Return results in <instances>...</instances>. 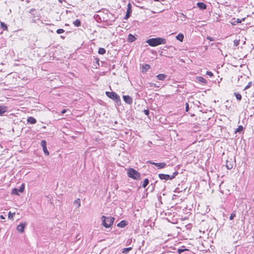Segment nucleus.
<instances>
[{
	"label": "nucleus",
	"instance_id": "1",
	"mask_svg": "<svg viewBox=\"0 0 254 254\" xmlns=\"http://www.w3.org/2000/svg\"><path fill=\"white\" fill-rule=\"evenodd\" d=\"M146 43L151 47H155L161 44H165L166 40L164 38L158 37L149 39L146 41Z\"/></svg>",
	"mask_w": 254,
	"mask_h": 254
},
{
	"label": "nucleus",
	"instance_id": "2",
	"mask_svg": "<svg viewBox=\"0 0 254 254\" xmlns=\"http://www.w3.org/2000/svg\"><path fill=\"white\" fill-rule=\"evenodd\" d=\"M127 174L128 177L134 180H139L140 178V173L135 169L129 168L127 169Z\"/></svg>",
	"mask_w": 254,
	"mask_h": 254
},
{
	"label": "nucleus",
	"instance_id": "3",
	"mask_svg": "<svg viewBox=\"0 0 254 254\" xmlns=\"http://www.w3.org/2000/svg\"><path fill=\"white\" fill-rule=\"evenodd\" d=\"M106 94L109 98L112 99L116 102H120V96L116 93L114 92L107 91L106 92Z\"/></svg>",
	"mask_w": 254,
	"mask_h": 254
},
{
	"label": "nucleus",
	"instance_id": "4",
	"mask_svg": "<svg viewBox=\"0 0 254 254\" xmlns=\"http://www.w3.org/2000/svg\"><path fill=\"white\" fill-rule=\"evenodd\" d=\"M24 184H22L19 190H17L16 188H14L12 190L11 193L12 194L19 195L18 191L20 192H23L24 191Z\"/></svg>",
	"mask_w": 254,
	"mask_h": 254
},
{
	"label": "nucleus",
	"instance_id": "5",
	"mask_svg": "<svg viewBox=\"0 0 254 254\" xmlns=\"http://www.w3.org/2000/svg\"><path fill=\"white\" fill-rule=\"evenodd\" d=\"M159 177L161 180H172L174 178V176L170 177L169 175L164 174H159Z\"/></svg>",
	"mask_w": 254,
	"mask_h": 254
},
{
	"label": "nucleus",
	"instance_id": "6",
	"mask_svg": "<svg viewBox=\"0 0 254 254\" xmlns=\"http://www.w3.org/2000/svg\"><path fill=\"white\" fill-rule=\"evenodd\" d=\"M131 12V4L130 3H128L127 4V13H126V14L124 18L125 19H128L130 16Z\"/></svg>",
	"mask_w": 254,
	"mask_h": 254
},
{
	"label": "nucleus",
	"instance_id": "7",
	"mask_svg": "<svg viewBox=\"0 0 254 254\" xmlns=\"http://www.w3.org/2000/svg\"><path fill=\"white\" fill-rule=\"evenodd\" d=\"M149 163L151 164H153V165L156 166L159 169L164 168L166 165V164L164 162L155 163V162H152L150 161Z\"/></svg>",
	"mask_w": 254,
	"mask_h": 254
},
{
	"label": "nucleus",
	"instance_id": "8",
	"mask_svg": "<svg viewBox=\"0 0 254 254\" xmlns=\"http://www.w3.org/2000/svg\"><path fill=\"white\" fill-rule=\"evenodd\" d=\"M123 99L124 101L128 104H131L132 102V99L128 95H124Z\"/></svg>",
	"mask_w": 254,
	"mask_h": 254
},
{
	"label": "nucleus",
	"instance_id": "9",
	"mask_svg": "<svg viewBox=\"0 0 254 254\" xmlns=\"http://www.w3.org/2000/svg\"><path fill=\"white\" fill-rule=\"evenodd\" d=\"M26 223H20L19 225H18L17 226V230L18 231L22 233L24 231L25 226Z\"/></svg>",
	"mask_w": 254,
	"mask_h": 254
},
{
	"label": "nucleus",
	"instance_id": "10",
	"mask_svg": "<svg viewBox=\"0 0 254 254\" xmlns=\"http://www.w3.org/2000/svg\"><path fill=\"white\" fill-rule=\"evenodd\" d=\"M7 110V107L5 106H0V116H2Z\"/></svg>",
	"mask_w": 254,
	"mask_h": 254
},
{
	"label": "nucleus",
	"instance_id": "11",
	"mask_svg": "<svg viewBox=\"0 0 254 254\" xmlns=\"http://www.w3.org/2000/svg\"><path fill=\"white\" fill-rule=\"evenodd\" d=\"M196 80L202 83L206 84L207 83V80L202 76H197L196 77Z\"/></svg>",
	"mask_w": 254,
	"mask_h": 254
},
{
	"label": "nucleus",
	"instance_id": "12",
	"mask_svg": "<svg viewBox=\"0 0 254 254\" xmlns=\"http://www.w3.org/2000/svg\"><path fill=\"white\" fill-rule=\"evenodd\" d=\"M196 4L197 6L201 9H205L206 8V5L203 2H197Z\"/></svg>",
	"mask_w": 254,
	"mask_h": 254
},
{
	"label": "nucleus",
	"instance_id": "13",
	"mask_svg": "<svg viewBox=\"0 0 254 254\" xmlns=\"http://www.w3.org/2000/svg\"><path fill=\"white\" fill-rule=\"evenodd\" d=\"M136 40L135 37L132 34H129L127 37V41L129 42H132Z\"/></svg>",
	"mask_w": 254,
	"mask_h": 254
},
{
	"label": "nucleus",
	"instance_id": "14",
	"mask_svg": "<svg viewBox=\"0 0 254 254\" xmlns=\"http://www.w3.org/2000/svg\"><path fill=\"white\" fill-rule=\"evenodd\" d=\"M27 122L31 124H35L36 123V120L32 117H30L27 119Z\"/></svg>",
	"mask_w": 254,
	"mask_h": 254
},
{
	"label": "nucleus",
	"instance_id": "15",
	"mask_svg": "<svg viewBox=\"0 0 254 254\" xmlns=\"http://www.w3.org/2000/svg\"><path fill=\"white\" fill-rule=\"evenodd\" d=\"M166 77L167 75L165 74H159L156 76V77L158 78V79L160 80H164Z\"/></svg>",
	"mask_w": 254,
	"mask_h": 254
},
{
	"label": "nucleus",
	"instance_id": "16",
	"mask_svg": "<svg viewBox=\"0 0 254 254\" xmlns=\"http://www.w3.org/2000/svg\"><path fill=\"white\" fill-rule=\"evenodd\" d=\"M184 35L182 33H180L177 36H176V39L180 41V42H183V40H184Z\"/></svg>",
	"mask_w": 254,
	"mask_h": 254
},
{
	"label": "nucleus",
	"instance_id": "17",
	"mask_svg": "<svg viewBox=\"0 0 254 254\" xmlns=\"http://www.w3.org/2000/svg\"><path fill=\"white\" fill-rule=\"evenodd\" d=\"M150 68V66L149 64H145L143 65L142 67V71H146Z\"/></svg>",
	"mask_w": 254,
	"mask_h": 254
},
{
	"label": "nucleus",
	"instance_id": "18",
	"mask_svg": "<svg viewBox=\"0 0 254 254\" xmlns=\"http://www.w3.org/2000/svg\"><path fill=\"white\" fill-rule=\"evenodd\" d=\"M149 184V180L148 179H145L143 183H142V187L143 188H145L146 187V186L148 185Z\"/></svg>",
	"mask_w": 254,
	"mask_h": 254
},
{
	"label": "nucleus",
	"instance_id": "19",
	"mask_svg": "<svg viewBox=\"0 0 254 254\" xmlns=\"http://www.w3.org/2000/svg\"><path fill=\"white\" fill-rule=\"evenodd\" d=\"M73 24L76 27H79L81 25V22L79 19H77L73 22Z\"/></svg>",
	"mask_w": 254,
	"mask_h": 254
},
{
	"label": "nucleus",
	"instance_id": "20",
	"mask_svg": "<svg viewBox=\"0 0 254 254\" xmlns=\"http://www.w3.org/2000/svg\"><path fill=\"white\" fill-rule=\"evenodd\" d=\"M106 53V50L103 48H100L98 50V53L100 55H104Z\"/></svg>",
	"mask_w": 254,
	"mask_h": 254
},
{
	"label": "nucleus",
	"instance_id": "21",
	"mask_svg": "<svg viewBox=\"0 0 254 254\" xmlns=\"http://www.w3.org/2000/svg\"><path fill=\"white\" fill-rule=\"evenodd\" d=\"M106 228H111L114 223H102Z\"/></svg>",
	"mask_w": 254,
	"mask_h": 254
},
{
	"label": "nucleus",
	"instance_id": "22",
	"mask_svg": "<svg viewBox=\"0 0 254 254\" xmlns=\"http://www.w3.org/2000/svg\"><path fill=\"white\" fill-rule=\"evenodd\" d=\"M132 249V248L131 247H129V248H124L123 250V253H125V254H127V253H128L129 251H130Z\"/></svg>",
	"mask_w": 254,
	"mask_h": 254
},
{
	"label": "nucleus",
	"instance_id": "23",
	"mask_svg": "<svg viewBox=\"0 0 254 254\" xmlns=\"http://www.w3.org/2000/svg\"><path fill=\"white\" fill-rule=\"evenodd\" d=\"M41 146L43 147V149L47 147V142L45 140H43L41 142Z\"/></svg>",
	"mask_w": 254,
	"mask_h": 254
},
{
	"label": "nucleus",
	"instance_id": "24",
	"mask_svg": "<svg viewBox=\"0 0 254 254\" xmlns=\"http://www.w3.org/2000/svg\"><path fill=\"white\" fill-rule=\"evenodd\" d=\"M74 204H77V207H79L80 206V199L79 198L76 199L74 201Z\"/></svg>",
	"mask_w": 254,
	"mask_h": 254
},
{
	"label": "nucleus",
	"instance_id": "25",
	"mask_svg": "<svg viewBox=\"0 0 254 254\" xmlns=\"http://www.w3.org/2000/svg\"><path fill=\"white\" fill-rule=\"evenodd\" d=\"M235 96H236L237 99H238V100L240 101V100H241L242 99V96H241V95L240 93H235Z\"/></svg>",
	"mask_w": 254,
	"mask_h": 254
},
{
	"label": "nucleus",
	"instance_id": "26",
	"mask_svg": "<svg viewBox=\"0 0 254 254\" xmlns=\"http://www.w3.org/2000/svg\"><path fill=\"white\" fill-rule=\"evenodd\" d=\"M243 129H244L243 127L242 126L240 125L237 128V129L236 130V132H240L241 131H242Z\"/></svg>",
	"mask_w": 254,
	"mask_h": 254
},
{
	"label": "nucleus",
	"instance_id": "27",
	"mask_svg": "<svg viewBox=\"0 0 254 254\" xmlns=\"http://www.w3.org/2000/svg\"><path fill=\"white\" fill-rule=\"evenodd\" d=\"M127 223H118L117 226L119 227L124 228L127 226Z\"/></svg>",
	"mask_w": 254,
	"mask_h": 254
},
{
	"label": "nucleus",
	"instance_id": "28",
	"mask_svg": "<svg viewBox=\"0 0 254 254\" xmlns=\"http://www.w3.org/2000/svg\"><path fill=\"white\" fill-rule=\"evenodd\" d=\"M252 85V81H250L248 83V84H247V86H245V88H244V90H246V89H248V88H249L250 87H251Z\"/></svg>",
	"mask_w": 254,
	"mask_h": 254
},
{
	"label": "nucleus",
	"instance_id": "29",
	"mask_svg": "<svg viewBox=\"0 0 254 254\" xmlns=\"http://www.w3.org/2000/svg\"><path fill=\"white\" fill-rule=\"evenodd\" d=\"M188 249H179L177 250V252L178 254H180L184 252V251H188Z\"/></svg>",
	"mask_w": 254,
	"mask_h": 254
},
{
	"label": "nucleus",
	"instance_id": "30",
	"mask_svg": "<svg viewBox=\"0 0 254 254\" xmlns=\"http://www.w3.org/2000/svg\"><path fill=\"white\" fill-rule=\"evenodd\" d=\"M107 220L108 221H110V222H114L115 221V218L113 217H109L107 218Z\"/></svg>",
	"mask_w": 254,
	"mask_h": 254
},
{
	"label": "nucleus",
	"instance_id": "31",
	"mask_svg": "<svg viewBox=\"0 0 254 254\" xmlns=\"http://www.w3.org/2000/svg\"><path fill=\"white\" fill-rule=\"evenodd\" d=\"M43 151H44L45 155H46L47 156L49 155V151H48V150L47 149V147L44 148H43Z\"/></svg>",
	"mask_w": 254,
	"mask_h": 254
},
{
	"label": "nucleus",
	"instance_id": "32",
	"mask_svg": "<svg viewBox=\"0 0 254 254\" xmlns=\"http://www.w3.org/2000/svg\"><path fill=\"white\" fill-rule=\"evenodd\" d=\"M64 32V30L63 29H58L57 30V33L58 34H61V33H63Z\"/></svg>",
	"mask_w": 254,
	"mask_h": 254
},
{
	"label": "nucleus",
	"instance_id": "33",
	"mask_svg": "<svg viewBox=\"0 0 254 254\" xmlns=\"http://www.w3.org/2000/svg\"><path fill=\"white\" fill-rule=\"evenodd\" d=\"M206 74L209 76L210 77H212L213 76V73L212 72L209 71H206Z\"/></svg>",
	"mask_w": 254,
	"mask_h": 254
},
{
	"label": "nucleus",
	"instance_id": "34",
	"mask_svg": "<svg viewBox=\"0 0 254 254\" xmlns=\"http://www.w3.org/2000/svg\"><path fill=\"white\" fill-rule=\"evenodd\" d=\"M236 216L235 212L231 213L230 216V220H232Z\"/></svg>",
	"mask_w": 254,
	"mask_h": 254
},
{
	"label": "nucleus",
	"instance_id": "35",
	"mask_svg": "<svg viewBox=\"0 0 254 254\" xmlns=\"http://www.w3.org/2000/svg\"><path fill=\"white\" fill-rule=\"evenodd\" d=\"M246 18H243L242 19H240L239 18H238L236 20V22L238 23H241L242 21H244Z\"/></svg>",
	"mask_w": 254,
	"mask_h": 254
},
{
	"label": "nucleus",
	"instance_id": "36",
	"mask_svg": "<svg viewBox=\"0 0 254 254\" xmlns=\"http://www.w3.org/2000/svg\"><path fill=\"white\" fill-rule=\"evenodd\" d=\"M239 40H235L234 41V44L235 46H237L239 44Z\"/></svg>",
	"mask_w": 254,
	"mask_h": 254
},
{
	"label": "nucleus",
	"instance_id": "37",
	"mask_svg": "<svg viewBox=\"0 0 254 254\" xmlns=\"http://www.w3.org/2000/svg\"><path fill=\"white\" fill-rule=\"evenodd\" d=\"M14 215H15V213H12L11 212H9L8 213V217L9 218H12Z\"/></svg>",
	"mask_w": 254,
	"mask_h": 254
},
{
	"label": "nucleus",
	"instance_id": "38",
	"mask_svg": "<svg viewBox=\"0 0 254 254\" xmlns=\"http://www.w3.org/2000/svg\"><path fill=\"white\" fill-rule=\"evenodd\" d=\"M185 227L187 229H191V225L190 223H189L188 224L186 225L185 226Z\"/></svg>",
	"mask_w": 254,
	"mask_h": 254
},
{
	"label": "nucleus",
	"instance_id": "39",
	"mask_svg": "<svg viewBox=\"0 0 254 254\" xmlns=\"http://www.w3.org/2000/svg\"><path fill=\"white\" fill-rule=\"evenodd\" d=\"M182 228H180L179 227H176L177 232L178 234L180 233Z\"/></svg>",
	"mask_w": 254,
	"mask_h": 254
},
{
	"label": "nucleus",
	"instance_id": "40",
	"mask_svg": "<svg viewBox=\"0 0 254 254\" xmlns=\"http://www.w3.org/2000/svg\"><path fill=\"white\" fill-rule=\"evenodd\" d=\"M143 112L144 113V114L146 115H148L149 114V112L148 110H144L143 111Z\"/></svg>",
	"mask_w": 254,
	"mask_h": 254
},
{
	"label": "nucleus",
	"instance_id": "41",
	"mask_svg": "<svg viewBox=\"0 0 254 254\" xmlns=\"http://www.w3.org/2000/svg\"><path fill=\"white\" fill-rule=\"evenodd\" d=\"M101 219L103 222H105L107 218L105 216H103Z\"/></svg>",
	"mask_w": 254,
	"mask_h": 254
},
{
	"label": "nucleus",
	"instance_id": "42",
	"mask_svg": "<svg viewBox=\"0 0 254 254\" xmlns=\"http://www.w3.org/2000/svg\"><path fill=\"white\" fill-rule=\"evenodd\" d=\"M207 39L208 40H209L210 41H214V39H213L212 37H211L208 36V37H207Z\"/></svg>",
	"mask_w": 254,
	"mask_h": 254
},
{
	"label": "nucleus",
	"instance_id": "43",
	"mask_svg": "<svg viewBox=\"0 0 254 254\" xmlns=\"http://www.w3.org/2000/svg\"><path fill=\"white\" fill-rule=\"evenodd\" d=\"M186 111L188 112L189 111V104L186 103Z\"/></svg>",
	"mask_w": 254,
	"mask_h": 254
},
{
	"label": "nucleus",
	"instance_id": "44",
	"mask_svg": "<svg viewBox=\"0 0 254 254\" xmlns=\"http://www.w3.org/2000/svg\"><path fill=\"white\" fill-rule=\"evenodd\" d=\"M66 112V109H64L62 111V114H64Z\"/></svg>",
	"mask_w": 254,
	"mask_h": 254
},
{
	"label": "nucleus",
	"instance_id": "45",
	"mask_svg": "<svg viewBox=\"0 0 254 254\" xmlns=\"http://www.w3.org/2000/svg\"><path fill=\"white\" fill-rule=\"evenodd\" d=\"M131 242V239H128L127 242V244H130Z\"/></svg>",
	"mask_w": 254,
	"mask_h": 254
},
{
	"label": "nucleus",
	"instance_id": "46",
	"mask_svg": "<svg viewBox=\"0 0 254 254\" xmlns=\"http://www.w3.org/2000/svg\"><path fill=\"white\" fill-rule=\"evenodd\" d=\"M1 26L2 27H4L5 28H7V26L4 24H3V23H1Z\"/></svg>",
	"mask_w": 254,
	"mask_h": 254
},
{
	"label": "nucleus",
	"instance_id": "47",
	"mask_svg": "<svg viewBox=\"0 0 254 254\" xmlns=\"http://www.w3.org/2000/svg\"><path fill=\"white\" fill-rule=\"evenodd\" d=\"M226 166H227V168L228 169H230L232 168V167H230V166H228V165H227Z\"/></svg>",
	"mask_w": 254,
	"mask_h": 254
},
{
	"label": "nucleus",
	"instance_id": "48",
	"mask_svg": "<svg viewBox=\"0 0 254 254\" xmlns=\"http://www.w3.org/2000/svg\"><path fill=\"white\" fill-rule=\"evenodd\" d=\"M226 166H227V168L228 169H230L232 168V167H230V166H228V165H227Z\"/></svg>",
	"mask_w": 254,
	"mask_h": 254
},
{
	"label": "nucleus",
	"instance_id": "49",
	"mask_svg": "<svg viewBox=\"0 0 254 254\" xmlns=\"http://www.w3.org/2000/svg\"><path fill=\"white\" fill-rule=\"evenodd\" d=\"M120 222L123 223V222H125V221L124 220H122Z\"/></svg>",
	"mask_w": 254,
	"mask_h": 254
},
{
	"label": "nucleus",
	"instance_id": "50",
	"mask_svg": "<svg viewBox=\"0 0 254 254\" xmlns=\"http://www.w3.org/2000/svg\"><path fill=\"white\" fill-rule=\"evenodd\" d=\"M154 0V1H159V0Z\"/></svg>",
	"mask_w": 254,
	"mask_h": 254
},
{
	"label": "nucleus",
	"instance_id": "51",
	"mask_svg": "<svg viewBox=\"0 0 254 254\" xmlns=\"http://www.w3.org/2000/svg\"><path fill=\"white\" fill-rule=\"evenodd\" d=\"M1 218H4L2 216H1Z\"/></svg>",
	"mask_w": 254,
	"mask_h": 254
}]
</instances>
